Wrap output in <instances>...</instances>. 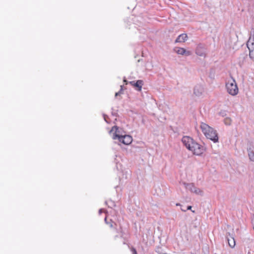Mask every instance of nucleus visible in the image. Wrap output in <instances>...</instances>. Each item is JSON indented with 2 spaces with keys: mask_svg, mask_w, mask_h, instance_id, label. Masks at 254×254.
<instances>
[{
  "mask_svg": "<svg viewBox=\"0 0 254 254\" xmlns=\"http://www.w3.org/2000/svg\"><path fill=\"white\" fill-rule=\"evenodd\" d=\"M200 129L205 136L214 142L218 141V135L217 131L204 123H201L200 126Z\"/></svg>",
  "mask_w": 254,
  "mask_h": 254,
  "instance_id": "f257e3e1",
  "label": "nucleus"
},
{
  "mask_svg": "<svg viewBox=\"0 0 254 254\" xmlns=\"http://www.w3.org/2000/svg\"><path fill=\"white\" fill-rule=\"evenodd\" d=\"M226 88L229 94L232 96L236 95L239 92L236 81L231 78L228 80L226 83Z\"/></svg>",
  "mask_w": 254,
  "mask_h": 254,
  "instance_id": "f03ea898",
  "label": "nucleus"
},
{
  "mask_svg": "<svg viewBox=\"0 0 254 254\" xmlns=\"http://www.w3.org/2000/svg\"><path fill=\"white\" fill-rule=\"evenodd\" d=\"M190 151L194 155H200L203 153L204 149L202 145L196 142L192 147H190Z\"/></svg>",
  "mask_w": 254,
  "mask_h": 254,
  "instance_id": "7ed1b4c3",
  "label": "nucleus"
},
{
  "mask_svg": "<svg viewBox=\"0 0 254 254\" xmlns=\"http://www.w3.org/2000/svg\"><path fill=\"white\" fill-rule=\"evenodd\" d=\"M182 142L184 145L190 150V147H192L196 142L192 138L189 136H184L182 138Z\"/></svg>",
  "mask_w": 254,
  "mask_h": 254,
  "instance_id": "20e7f679",
  "label": "nucleus"
},
{
  "mask_svg": "<svg viewBox=\"0 0 254 254\" xmlns=\"http://www.w3.org/2000/svg\"><path fill=\"white\" fill-rule=\"evenodd\" d=\"M110 134L112 135V138L114 140L119 139V137L122 136L120 134L118 127L114 126L109 132Z\"/></svg>",
  "mask_w": 254,
  "mask_h": 254,
  "instance_id": "39448f33",
  "label": "nucleus"
},
{
  "mask_svg": "<svg viewBox=\"0 0 254 254\" xmlns=\"http://www.w3.org/2000/svg\"><path fill=\"white\" fill-rule=\"evenodd\" d=\"M118 140L120 142H121L124 144L129 145L132 142V138L129 135H122V136L119 137V139Z\"/></svg>",
  "mask_w": 254,
  "mask_h": 254,
  "instance_id": "423d86ee",
  "label": "nucleus"
},
{
  "mask_svg": "<svg viewBox=\"0 0 254 254\" xmlns=\"http://www.w3.org/2000/svg\"><path fill=\"white\" fill-rule=\"evenodd\" d=\"M247 47L249 49V56L251 58H254V43L249 41L247 43Z\"/></svg>",
  "mask_w": 254,
  "mask_h": 254,
  "instance_id": "0eeeda50",
  "label": "nucleus"
},
{
  "mask_svg": "<svg viewBox=\"0 0 254 254\" xmlns=\"http://www.w3.org/2000/svg\"><path fill=\"white\" fill-rule=\"evenodd\" d=\"M175 52L180 55H186L187 56H190L191 54L190 51H186L184 48H176L175 49Z\"/></svg>",
  "mask_w": 254,
  "mask_h": 254,
  "instance_id": "6e6552de",
  "label": "nucleus"
},
{
  "mask_svg": "<svg viewBox=\"0 0 254 254\" xmlns=\"http://www.w3.org/2000/svg\"><path fill=\"white\" fill-rule=\"evenodd\" d=\"M188 39V36L186 34H182L180 35L177 39L176 40V42L177 43H182L185 42Z\"/></svg>",
  "mask_w": 254,
  "mask_h": 254,
  "instance_id": "1a4fd4ad",
  "label": "nucleus"
},
{
  "mask_svg": "<svg viewBox=\"0 0 254 254\" xmlns=\"http://www.w3.org/2000/svg\"><path fill=\"white\" fill-rule=\"evenodd\" d=\"M131 84L132 85L137 87V90L139 91L141 90L142 86L143 85V81L141 80H137L135 83H134L133 81H131L130 82Z\"/></svg>",
  "mask_w": 254,
  "mask_h": 254,
  "instance_id": "9d476101",
  "label": "nucleus"
},
{
  "mask_svg": "<svg viewBox=\"0 0 254 254\" xmlns=\"http://www.w3.org/2000/svg\"><path fill=\"white\" fill-rule=\"evenodd\" d=\"M228 243L231 248H233L235 247L236 243L233 237H231L230 238H228Z\"/></svg>",
  "mask_w": 254,
  "mask_h": 254,
  "instance_id": "9b49d317",
  "label": "nucleus"
},
{
  "mask_svg": "<svg viewBox=\"0 0 254 254\" xmlns=\"http://www.w3.org/2000/svg\"><path fill=\"white\" fill-rule=\"evenodd\" d=\"M191 190L192 192L197 194L202 195L203 194V192L201 190L199 189L196 188L194 186H192V188L191 189Z\"/></svg>",
  "mask_w": 254,
  "mask_h": 254,
  "instance_id": "f8f14e48",
  "label": "nucleus"
},
{
  "mask_svg": "<svg viewBox=\"0 0 254 254\" xmlns=\"http://www.w3.org/2000/svg\"><path fill=\"white\" fill-rule=\"evenodd\" d=\"M105 221L106 224H108L110 228L116 229V226H117V224L114 222H113L112 220H110V221L109 222H107V218L106 217L105 218Z\"/></svg>",
  "mask_w": 254,
  "mask_h": 254,
  "instance_id": "ddd939ff",
  "label": "nucleus"
},
{
  "mask_svg": "<svg viewBox=\"0 0 254 254\" xmlns=\"http://www.w3.org/2000/svg\"><path fill=\"white\" fill-rule=\"evenodd\" d=\"M249 156L252 161H254V152L253 151H249Z\"/></svg>",
  "mask_w": 254,
  "mask_h": 254,
  "instance_id": "4468645a",
  "label": "nucleus"
},
{
  "mask_svg": "<svg viewBox=\"0 0 254 254\" xmlns=\"http://www.w3.org/2000/svg\"><path fill=\"white\" fill-rule=\"evenodd\" d=\"M224 123L227 125H229L231 124V120L230 118H226L224 120Z\"/></svg>",
  "mask_w": 254,
  "mask_h": 254,
  "instance_id": "2eb2a0df",
  "label": "nucleus"
},
{
  "mask_svg": "<svg viewBox=\"0 0 254 254\" xmlns=\"http://www.w3.org/2000/svg\"><path fill=\"white\" fill-rule=\"evenodd\" d=\"M196 54L197 55L199 56H203V53H201L200 52H199V49H198V48H197V49H196Z\"/></svg>",
  "mask_w": 254,
  "mask_h": 254,
  "instance_id": "dca6fc26",
  "label": "nucleus"
},
{
  "mask_svg": "<svg viewBox=\"0 0 254 254\" xmlns=\"http://www.w3.org/2000/svg\"><path fill=\"white\" fill-rule=\"evenodd\" d=\"M121 90L119 92L116 93L115 97H117L118 95H120L121 94H122V86H121Z\"/></svg>",
  "mask_w": 254,
  "mask_h": 254,
  "instance_id": "f3484780",
  "label": "nucleus"
},
{
  "mask_svg": "<svg viewBox=\"0 0 254 254\" xmlns=\"http://www.w3.org/2000/svg\"><path fill=\"white\" fill-rule=\"evenodd\" d=\"M131 251H132L133 254H137V252L134 248H131Z\"/></svg>",
  "mask_w": 254,
  "mask_h": 254,
  "instance_id": "a211bd4d",
  "label": "nucleus"
},
{
  "mask_svg": "<svg viewBox=\"0 0 254 254\" xmlns=\"http://www.w3.org/2000/svg\"><path fill=\"white\" fill-rule=\"evenodd\" d=\"M191 209V206H188L187 210H190Z\"/></svg>",
  "mask_w": 254,
  "mask_h": 254,
  "instance_id": "6ab92c4d",
  "label": "nucleus"
},
{
  "mask_svg": "<svg viewBox=\"0 0 254 254\" xmlns=\"http://www.w3.org/2000/svg\"><path fill=\"white\" fill-rule=\"evenodd\" d=\"M124 81L126 83V84H127V81L126 79H124Z\"/></svg>",
  "mask_w": 254,
  "mask_h": 254,
  "instance_id": "aec40b11",
  "label": "nucleus"
},
{
  "mask_svg": "<svg viewBox=\"0 0 254 254\" xmlns=\"http://www.w3.org/2000/svg\"><path fill=\"white\" fill-rule=\"evenodd\" d=\"M181 210L183 211H186V210H185L184 208H181Z\"/></svg>",
  "mask_w": 254,
  "mask_h": 254,
  "instance_id": "412c9836",
  "label": "nucleus"
},
{
  "mask_svg": "<svg viewBox=\"0 0 254 254\" xmlns=\"http://www.w3.org/2000/svg\"><path fill=\"white\" fill-rule=\"evenodd\" d=\"M181 210L183 211H186V210H185L184 208H181Z\"/></svg>",
  "mask_w": 254,
  "mask_h": 254,
  "instance_id": "4be33fe9",
  "label": "nucleus"
},
{
  "mask_svg": "<svg viewBox=\"0 0 254 254\" xmlns=\"http://www.w3.org/2000/svg\"><path fill=\"white\" fill-rule=\"evenodd\" d=\"M176 205H177V206H179V205H180V204L179 203H177V204H176Z\"/></svg>",
  "mask_w": 254,
  "mask_h": 254,
  "instance_id": "5701e85b",
  "label": "nucleus"
}]
</instances>
